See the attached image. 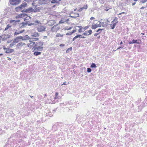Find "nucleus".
I'll return each mask as SVG.
<instances>
[{"instance_id":"nucleus-58","label":"nucleus","mask_w":147,"mask_h":147,"mask_svg":"<svg viewBox=\"0 0 147 147\" xmlns=\"http://www.w3.org/2000/svg\"><path fill=\"white\" fill-rule=\"evenodd\" d=\"M94 19V18L93 17H92L90 18V20H92Z\"/></svg>"},{"instance_id":"nucleus-19","label":"nucleus","mask_w":147,"mask_h":147,"mask_svg":"<svg viewBox=\"0 0 147 147\" xmlns=\"http://www.w3.org/2000/svg\"><path fill=\"white\" fill-rule=\"evenodd\" d=\"M41 53L40 52L36 51L34 53V55L35 56H38L40 55Z\"/></svg>"},{"instance_id":"nucleus-30","label":"nucleus","mask_w":147,"mask_h":147,"mask_svg":"<svg viewBox=\"0 0 147 147\" xmlns=\"http://www.w3.org/2000/svg\"><path fill=\"white\" fill-rule=\"evenodd\" d=\"M108 25V24L107 22L105 24L102 25V26L103 27L107 26Z\"/></svg>"},{"instance_id":"nucleus-34","label":"nucleus","mask_w":147,"mask_h":147,"mask_svg":"<svg viewBox=\"0 0 147 147\" xmlns=\"http://www.w3.org/2000/svg\"><path fill=\"white\" fill-rule=\"evenodd\" d=\"M101 24H100V23L98 24H96V26H97V28L101 27Z\"/></svg>"},{"instance_id":"nucleus-2","label":"nucleus","mask_w":147,"mask_h":147,"mask_svg":"<svg viewBox=\"0 0 147 147\" xmlns=\"http://www.w3.org/2000/svg\"><path fill=\"white\" fill-rule=\"evenodd\" d=\"M46 29L45 26H39L37 28V30L39 32H42L44 31Z\"/></svg>"},{"instance_id":"nucleus-3","label":"nucleus","mask_w":147,"mask_h":147,"mask_svg":"<svg viewBox=\"0 0 147 147\" xmlns=\"http://www.w3.org/2000/svg\"><path fill=\"white\" fill-rule=\"evenodd\" d=\"M39 3L40 4H45L49 3L51 0H39Z\"/></svg>"},{"instance_id":"nucleus-16","label":"nucleus","mask_w":147,"mask_h":147,"mask_svg":"<svg viewBox=\"0 0 147 147\" xmlns=\"http://www.w3.org/2000/svg\"><path fill=\"white\" fill-rule=\"evenodd\" d=\"M25 45V43H23L22 42H20L19 43H18V44H17V45H16V46L17 47H22L23 45Z\"/></svg>"},{"instance_id":"nucleus-12","label":"nucleus","mask_w":147,"mask_h":147,"mask_svg":"<svg viewBox=\"0 0 147 147\" xmlns=\"http://www.w3.org/2000/svg\"><path fill=\"white\" fill-rule=\"evenodd\" d=\"M118 23L117 22H115V23H114L113 25L112 24H110V26H111V29H113L115 28L116 25V24L117 23Z\"/></svg>"},{"instance_id":"nucleus-1","label":"nucleus","mask_w":147,"mask_h":147,"mask_svg":"<svg viewBox=\"0 0 147 147\" xmlns=\"http://www.w3.org/2000/svg\"><path fill=\"white\" fill-rule=\"evenodd\" d=\"M21 0H10L9 1L10 4L12 5H14L20 3Z\"/></svg>"},{"instance_id":"nucleus-53","label":"nucleus","mask_w":147,"mask_h":147,"mask_svg":"<svg viewBox=\"0 0 147 147\" xmlns=\"http://www.w3.org/2000/svg\"><path fill=\"white\" fill-rule=\"evenodd\" d=\"M74 37V38H76H76H79L78 35H77L76 36H75Z\"/></svg>"},{"instance_id":"nucleus-22","label":"nucleus","mask_w":147,"mask_h":147,"mask_svg":"<svg viewBox=\"0 0 147 147\" xmlns=\"http://www.w3.org/2000/svg\"><path fill=\"white\" fill-rule=\"evenodd\" d=\"M97 28V26H96V24H95L92 26L91 28L92 29H95Z\"/></svg>"},{"instance_id":"nucleus-42","label":"nucleus","mask_w":147,"mask_h":147,"mask_svg":"<svg viewBox=\"0 0 147 147\" xmlns=\"http://www.w3.org/2000/svg\"><path fill=\"white\" fill-rule=\"evenodd\" d=\"M61 0H56V5L57 4H58L59 1H61Z\"/></svg>"},{"instance_id":"nucleus-32","label":"nucleus","mask_w":147,"mask_h":147,"mask_svg":"<svg viewBox=\"0 0 147 147\" xmlns=\"http://www.w3.org/2000/svg\"><path fill=\"white\" fill-rule=\"evenodd\" d=\"M103 20L101 19L100 21H99V23H100V24H105V22H102V21Z\"/></svg>"},{"instance_id":"nucleus-21","label":"nucleus","mask_w":147,"mask_h":147,"mask_svg":"<svg viewBox=\"0 0 147 147\" xmlns=\"http://www.w3.org/2000/svg\"><path fill=\"white\" fill-rule=\"evenodd\" d=\"M21 9H22V8L20 6H19L18 7H16V8H15V10H16L17 11H18L20 10H21Z\"/></svg>"},{"instance_id":"nucleus-60","label":"nucleus","mask_w":147,"mask_h":147,"mask_svg":"<svg viewBox=\"0 0 147 147\" xmlns=\"http://www.w3.org/2000/svg\"><path fill=\"white\" fill-rule=\"evenodd\" d=\"M35 23H38L39 22V21L38 20H36L35 22Z\"/></svg>"},{"instance_id":"nucleus-49","label":"nucleus","mask_w":147,"mask_h":147,"mask_svg":"<svg viewBox=\"0 0 147 147\" xmlns=\"http://www.w3.org/2000/svg\"><path fill=\"white\" fill-rule=\"evenodd\" d=\"M51 3H55V0H53L51 1Z\"/></svg>"},{"instance_id":"nucleus-29","label":"nucleus","mask_w":147,"mask_h":147,"mask_svg":"<svg viewBox=\"0 0 147 147\" xmlns=\"http://www.w3.org/2000/svg\"><path fill=\"white\" fill-rule=\"evenodd\" d=\"M92 70L91 68H88L87 69V71L88 73H90L91 71Z\"/></svg>"},{"instance_id":"nucleus-48","label":"nucleus","mask_w":147,"mask_h":147,"mask_svg":"<svg viewBox=\"0 0 147 147\" xmlns=\"http://www.w3.org/2000/svg\"><path fill=\"white\" fill-rule=\"evenodd\" d=\"M3 49L4 50H6L7 49V48H6V47L5 46H3Z\"/></svg>"},{"instance_id":"nucleus-43","label":"nucleus","mask_w":147,"mask_h":147,"mask_svg":"<svg viewBox=\"0 0 147 147\" xmlns=\"http://www.w3.org/2000/svg\"><path fill=\"white\" fill-rule=\"evenodd\" d=\"M113 20H115V22H118V21L117 18V17H115V19Z\"/></svg>"},{"instance_id":"nucleus-7","label":"nucleus","mask_w":147,"mask_h":147,"mask_svg":"<svg viewBox=\"0 0 147 147\" xmlns=\"http://www.w3.org/2000/svg\"><path fill=\"white\" fill-rule=\"evenodd\" d=\"M14 50L13 49H10L9 48H7L5 52L7 53H11L13 52Z\"/></svg>"},{"instance_id":"nucleus-27","label":"nucleus","mask_w":147,"mask_h":147,"mask_svg":"<svg viewBox=\"0 0 147 147\" xmlns=\"http://www.w3.org/2000/svg\"><path fill=\"white\" fill-rule=\"evenodd\" d=\"M11 26H10L9 24L7 25L6 27L5 28V30H7L9 28L11 27Z\"/></svg>"},{"instance_id":"nucleus-39","label":"nucleus","mask_w":147,"mask_h":147,"mask_svg":"<svg viewBox=\"0 0 147 147\" xmlns=\"http://www.w3.org/2000/svg\"><path fill=\"white\" fill-rule=\"evenodd\" d=\"M87 8H88V7L87 5H84V7H82V8L83 9H87Z\"/></svg>"},{"instance_id":"nucleus-46","label":"nucleus","mask_w":147,"mask_h":147,"mask_svg":"<svg viewBox=\"0 0 147 147\" xmlns=\"http://www.w3.org/2000/svg\"><path fill=\"white\" fill-rule=\"evenodd\" d=\"M28 25L29 26L34 25V24L32 23H30V24L28 23Z\"/></svg>"},{"instance_id":"nucleus-38","label":"nucleus","mask_w":147,"mask_h":147,"mask_svg":"<svg viewBox=\"0 0 147 147\" xmlns=\"http://www.w3.org/2000/svg\"><path fill=\"white\" fill-rule=\"evenodd\" d=\"M72 34V33L71 32H68V33H67L66 34V35H71Z\"/></svg>"},{"instance_id":"nucleus-57","label":"nucleus","mask_w":147,"mask_h":147,"mask_svg":"<svg viewBox=\"0 0 147 147\" xmlns=\"http://www.w3.org/2000/svg\"><path fill=\"white\" fill-rule=\"evenodd\" d=\"M25 11L26 12H29L28 9H25Z\"/></svg>"},{"instance_id":"nucleus-5","label":"nucleus","mask_w":147,"mask_h":147,"mask_svg":"<svg viewBox=\"0 0 147 147\" xmlns=\"http://www.w3.org/2000/svg\"><path fill=\"white\" fill-rule=\"evenodd\" d=\"M92 31L91 30H90L88 31H86L84 32L82 34L84 35H89L92 34Z\"/></svg>"},{"instance_id":"nucleus-18","label":"nucleus","mask_w":147,"mask_h":147,"mask_svg":"<svg viewBox=\"0 0 147 147\" xmlns=\"http://www.w3.org/2000/svg\"><path fill=\"white\" fill-rule=\"evenodd\" d=\"M135 43H137L138 44V43L137 42V40H135L134 39H133L132 40V41H130L129 43V44H134Z\"/></svg>"},{"instance_id":"nucleus-50","label":"nucleus","mask_w":147,"mask_h":147,"mask_svg":"<svg viewBox=\"0 0 147 147\" xmlns=\"http://www.w3.org/2000/svg\"><path fill=\"white\" fill-rule=\"evenodd\" d=\"M104 20L105 21H106L107 23L110 22L107 19H104Z\"/></svg>"},{"instance_id":"nucleus-33","label":"nucleus","mask_w":147,"mask_h":147,"mask_svg":"<svg viewBox=\"0 0 147 147\" xmlns=\"http://www.w3.org/2000/svg\"><path fill=\"white\" fill-rule=\"evenodd\" d=\"M147 1V0H142L140 1V2L143 3L146 2Z\"/></svg>"},{"instance_id":"nucleus-61","label":"nucleus","mask_w":147,"mask_h":147,"mask_svg":"<svg viewBox=\"0 0 147 147\" xmlns=\"http://www.w3.org/2000/svg\"><path fill=\"white\" fill-rule=\"evenodd\" d=\"M33 11L34 12H36V11H37V9H36L35 10H34V9H33Z\"/></svg>"},{"instance_id":"nucleus-6","label":"nucleus","mask_w":147,"mask_h":147,"mask_svg":"<svg viewBox=\"0 0 147 147\" xmlns=\"http://www.w3.org/2000/svg\"><path fill=\"white\" fill-rule=\"evenodd\" d=\"M27 15L26 14L24 13L21 14H19L18 16H16V18H21L25 17Z\"/></svg>"},{"instance_id":"nucleus-51","label":"nucleus","mask_w":147,"mask_h":147,"mask_svg":"<svg viewBox=\"0 0 147 147\" xmlns=\"http://www.w3.org/2000/svg\"><path fill=\"white\" fill-rule=\"evenodd\" d=\"M15 21V20H10V22L11 23H12L14 22Z\"/></svg>"},{"instance_id":"nucleus-36","label":"nucleus","mask_w":147,"mask_h":147,"mask_svg":"<svg viewBox=\"0 0 147 147\" xmlns=\"http://www.w3.org/2000/svg\"><path fill=\"white\" fill-rule=\"evenodd\" d=\"M35 3L33 2L32 3V5L33 6H35L34 8H35L37 6V5H35Z\"/></svg>"},{"instance_id":"nucleus-44","label":"nucleus","mask_w":147,"mask_h":147,"mask_svg":"<svg viewBox=\"0 0 147 147\" xmlns=\"http://www.w3.org/2000/svg\"><path fill=\"white\" fill-rule=\"evenodd\" d=\"M19 42L18 40H16L14 41V39L13 40V43H18Z\"/></svg>"},{"instance_id":"nucleus-45","label":"nucleus","mask_w":147,"mask_h":147,"mask_svg":"<svg viewBox=\"0 0 147 147\" xmlns=\"http://www.w3.org/2000/svg\"><path fill=\"white\" fill-rule=\"evenodd\" d=\"M89 26H88L84 27V28L85 30H86L89 27Z\"/></svg>"},{"instance_id":"nucleus-28","label":"nucleus","mask_w":147,"mask_h":147,"mask_svg":"<svg viewBox=\"0 0 147 147\" xmlns=\"http://www.w3.org/2000/svg\"><path fill=\"white\" fill-rule=\"evenodd\" d=\"M63 36V34H61L60 33H57V34L56 36L57 37H59V36Z\"/></svg>"},{"instance_id":"nucleus-55","label":"nucleus","mask_w":147,"mask_h":147,"mask_svg":"<svg viewBox=\"0 0 147 147\" xmlns=\"http://www.w3.org/2000/svg\"><path fill=\"white\" fill-rule=\"evenodd\" d=\"M78 31L79 32H82V29L81 28H80L79 30H78Z\"/></svg>"},{"instance_id":"nucleus-62","label":"nucleus","mask_w":147,"mask_h":147,"mask_svg":"<svg viewBox=\"0 0 147 147\" xmlns=\"http://www.w3.org/2000/svg\"><path fill=\"white\" fill-rule=\"evenodd\" d=\"M83 9L82 8H81L78 11H82Z\"/></svg>"},{"instance_id":"nucleus-59","label":"nucleus","mask_w":147,"mask_h":147,"mask_svg":"<svg viewBox=\"0 0 147 147\" xmlns=\"http://www.w3.org/2000/svg\"><path fill=\"white\" fill-rule=\"evenodd\" d=\"M125 13L124 12H121V13H120L119 14H118V15H121L122 14H123V13Z\"/></svg>"},{"instance_id":"nucleus-13","label":"nucleus","mask_w":147,"mask_h":147,"mask_svg":"<svg viewBox=\"0 0 147 147\" xmlns=\"http://www.w3.org/2000/svg\"><path fill=\"white\" fill-rule=\"evenodd\" d=\"M27 3L26 2H24L20 6L22 9L25 8L27 6Z\"/></svg>"},{"instance_id":"nucleus-26","label":"nucleus","mask_w":147,"mask_h":147,"mask_svg":"<svg viewBox=\"0 0 147 147\" xmlns=\"http://www.w3.org/2000/svg\"><path fill=\"white\" fill-rule=\"evenodd\" d=\"M22 26H25L28 24V22L22 23Z\"/></svg>"},{"instance_id":"nucleus-31","label":"nucleus","mask_w":147,"mask_h":147,"mask_svg":"<svg viewBox=\"0 0 147 147\" xmlns=\"http://www.w3.org/2000/svg\"><path fill=\"white\" fill-rule=\"evenodd\" d=\"M55 25L53 27H52L51 28V30L52 31H55Z\"/></svg>"},{"instance_id":"nucleus-4","label":"nucleus","mask_w":147,"mask_h":147,"mask_svg":"<svg viewBox=\"0 0 147 147\" xmlns=\"http://www.w3.org/2000/svg\"><path fill=\"white\" fill-rule=\"evenodd\" d=\"M33 48H34V50H37L39 51H42V50L43 47L40 46H34Z\"/></svg>"},{"instance_id":"nucleus-14","label":"nucleus","mask_w":147,"mask_h":147,"mask_svg":"<svg viewBox=\"0 0 147 147\" xmlns=\"http://www.w3.org/2000/svg\"><path fill=\"white\" fill-rule=\"evenodd\" d=\"M30 38V41L31 42H34V41H36L38 40H39V38H34L33 37L32 38Z\"/></svg>"},{"instance_id":"nucleus-64","label":"nucleus","mask_w":147,"mask_h":147,"mask_svg":"<svg viewBox=\"0 0 147 147\" xmlns=\"http://www.w3.org/2000/svg\"><path fill=\"white\" fill-rule=\"evenodd\" d=\"M25 11H26L25 9H23L22 11L21 12H26Z\"/></svg>"},{"instance_id":"nucleus-17","label":"nucleus","mask_w":147,"mask_h":147,"mask_svg":"<svg viewBox=\"0 0 147 147\" xmlns=\"http://www.w3.org/2000/svg\"><path fill=\"white\" fill-rule=\"evenodd\" d=\"M75 14H76V15L74 16H72L70 15L69 16V17H71L72 18H75L76 17H79V13H76Z\"/></svg>"},{"instance_id":"nucleus-40","label":"nucleus","mask_w":147,"mask_h":147,"mask_svg":"<svg viewBox=\"0 0 147 147\" xmlns=\"http://www.w3.org/2000/svg\"><path fill=\"white\" fill-rule=\"evenodd\" d=\"M14 43H11L9 45V47H13V46L14 45H15V44H14Z\"/></svg>"},{"instance_id":"nucleus-63","label":"nucleus","mask_w":147,"mask_h":147,"mask_svg":"<svg viewBox=\"0 0 147 147\" xmlns=\"http://www.w3.org/2000/svg\"><path fill=\"white\" fill-rule=\"evenodd\" d=\"M136 2H134V3H133L132 4V6H133L134 5L136 4Z\"/></svg>"},{"instance_id":"nucleus-24","label":"nucleus","mask_w":147,"mask_h":147,"mask_svg":"<svg viewBox=\"0 0 147 147\" xmlns=\"http://www.w3.org/2000/svg\"><path fill=\"white\" fill-rule=\"evenodd\" d=\"M72 47L69 48L67 50L66 52L67 53H69L70 51H71L72 50Z\"/></svg>"},{"instance_id":"nucleus-54","label":"nucleus","mask_w":147,"mask_h":147,"mask_svg":"<svg viewBox=\"0 0 147 147\" xmlns=\"http://www.w3.org/2000/svg\"><path fill=\"white\" fill-rule=\"evenodd\" d=\"M5 36L6 37V38H9L10 37V35H6Z\"/></svg>"},{"instance_id":"nucleus-47","label":"nucleus","mask_w":147,"mask_h":147,"mask_svg":"<svg viewBox=\"0 0 147 147\" xmlns=\"http://www.w3.org/2000/svg\"><path fill=\"white\" fill-rule=\"evenodd\" d=\"M100 33V32H99L98 33H96L94 34V36H96L98 35Z\"/></svg>"},{"instance_id":"nucleus-11","label":"nucleus","mask_w":147,"mask_h":147,"mask_svg":"<svg viewBox=\"0 0 147 147\" xmlns=\"http://www.w3.org/2000/svg\"><path fill=\"white\" fill-rule=\"evenodd\" d=\"M27 38H28V39H30L29 42H30V43L29 44V45L30 46H33L34 47L35 44L34 42H31V41H30V38L29 37H27Z\"/></svg>"},{"instance_id":"nucleus-9","label":"nucleus","mask_w":147,"mask_h":147,"mask_svg":"<svg viewBox=\"0 0 147 147\" xmlns=\"http://www.w3.org/2000/svg\"><path fill=\"white\" fill-rule=\"evenodd\" d=\"M31 35L33 37H38L39 36L38 33L36 32L31 33Z\"/></svg>"},{"instance_id":"nucleus-56","label":"nucleus","mask_w":147,"mask_h":147,"mask_svg":"<svg viewBox=\"0 0 147 147\" xmlns=\"http://www.w3.org/2000/svg\"><path fill=\"white\" fill-rule=\"evenodd\" d=\"M76 31V30H74L72 31L71 32L73 34V33H74Z\"/></svg>"},{"instance_id":"nucleus-41","label":"nucleus","mask_w":147,"mask_h":147,"mask_svg":"<svg viewBox=\"0 0 147 147\" xmlns=\"http://www.w3.org/2000/svg\"><path fill=\"white\" fill-rule=\"evenodd\" d=\"M103 30V29H100V28H99L96 31V32H99V31H102V30Z\"/></svg>"},{"instance_id":"nucleus-15","label":"nucleus","mask_w":147,"mask_h":147,"mask_svg":"<svg viewBox=\"0 0 147 147\" xmlns=\"http://www.w3.org/2000/svg\"><path fill=\"white\" fill-rule=\"evenodd\" d=\"M24 30H23L20 31H18V32H17V31L16 30V32L14 33V35H16L19 34L20 33H22V32H24Z\"/></svg>"},{"instance_id":"nucleus-20","label":"nucleus","mask_w":147,"mask_h":147,"mask_svg":"<svg viewBox=\"0 0 147 147\" xmlns=\"http://www.w3.org/2000/svg\"><path fill=\"white\" fill-rule=\"evenodd\" d=\"M96 65L94 63H92L90 66V67L92 68H96Z\"/></svg>"},{"instance_id":"nucleus-25","label":"nucleus","mask_w":147,"mask_h":147,"mask_svg":"<svg viewBox=\"0 0 147 147\" xmlns=\"http://www.w3.org/2000/svg\"><path fill=\"white\" fill-rule=\"evenodd\" d=\"M29 12H32L33 11V9L31 7L28 8Z\"/></svg>"},{"instance_id":"nucleus-35","label":"nucleus","mask_w":147,"mask_h":147,"mask_svg":"<svg viewBox=\"0 0 147 147\" xmlns=\"http://www.w3.org/2000/svg\"><path fill=\"white\" fill-rule=\"evenodd\" d=\"M123 45H122L121 46H120L117 49V50L119 49H123Z\"/></svg>"},{"instance_id":"nucleus-10","label":"nucleus","mask_w":147,"mask_h":147,"mask_svg":"<svg viewBox=\"0 0 147 147\" xmlns=\"http://www.w3.org/2000/svg\"><path fill=\"white\" fill-rule=\"evenodd\" d=\"M22 39V40H26V38H24L23 37L20 36L17 37L16 38L14 39V41L16 40H19V39Z\"/></svg>"},{"instance_id":"nucleus-37","label":"nucleus","mask_w":147,"mask_h":147,"mask_svg":"<svg viewBox=\"0 0 147 147\" xmlns=\"http://www.w3.org/2000/svg\"><path fill=\"white\" fill-rule=\"evenodd\" d=\"M65 21H64L63 20H61L59 21V23L60 24H62L64 23Z\"/></svg>"},{"instance_id":"nucleus-52","label":"nucleus","mask_w":147,"mask_h":147,"mask_svg":"<svg viewBox=\"0 0 147 147\" xmlns=\"http://www.w3.org/2000/svg\"><path fill=\"white\" fill-rule=\"evenodd\" d=\"M64 46H65V45L63 44H61L59 45V46H60L62 47H63Z\"/></svg>"},{"instance_id":"nucleus-23","label":"nucleus","mask_w":147,"mask_h":147,"mask_svg":"<svg viewBox=\"0 0 147 147\" xmlns=\"http://www.w3.org/2000/svg\"><path fill=\"white\" fill-rule=\"evenodd\" d=\"M72 27H69L68 26H67V27H65L64 28V29L65 30H71V29H72Z\"/></svg>"},{"instance_id":"nucleus-8","label":"nucleus","mask_w":147,"mask_h":147,"mask_svg":"<svg viewBox=\"0 0 147 147\" xmlns=\"http://www.w3.org/2000/svg\"><path fill=\"white\" fill-rule=\"evenodd\" d=\"M43 45V42L42 41H40L39 42H37L35 44L34 46H42Z\"/></svg>"}]
</instances>
